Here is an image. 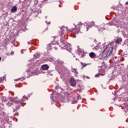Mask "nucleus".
<instances>
[{
	"label": "nucleus",
	"mask_w": 128,
	"mask_h": 128,
	"mask_svg": "<svg viewBox=\"0 0 128 128\" xmlns=\"http://www.w3.org/2000/svg\"><path fill=\"white\" fill-rule=\"evenodd\" d=\"M126 4V6H128V2H126V4Z\"/></svg>",
	"instance_id": "obj_22"
},
{
	"label": "nucleus",
	"mask_w": 128,
	"mask_h": 128,
	"mask_svg": "<svg viewBox=\"0 0 128 128\" xmlns=\"http://www.w3.org/2000/svg\"><path fill=\"white\" fill-rule=\"evenodd\" d=\"M16 10H18V8L16 6L12 7V8H11L12 12H16Z\"/></svg>",
	"instance_id": "obj_11"
},
{
	"label": "nucleus",
	"mask_w": 128,
	"mask_h": 128,
	"mask_svg": "<svg viewBox=\"0 0 128 128\" xmlns=\"http://www.w3.org/2000/svg\"><path fill=\"white\" fill-rule=\"evenodd\" d=\"M14 116H18V113H16V114H14Z\"/></svg>",
	"instance_id": "obj_20"
},
{
	"label": "nucleus",
	"mask_w": 128,
	"mask_h": 128,
	"mask_svg": "<svg viewBox=\"0 0 128 128\" xmlns=\"http://www.w3.org/2000/svg\"><path fill=\"white\" fill-rule=\"evenodd\" d=\"M113 50H114V48H111L109 49L107 51V52H109V54H108V56H112V55Z\"/></svg>",
	"instance_id": "obj_9"
},
{
	"label": "nucleus",
	"mask_w": 128,
	"mask_h": 128,
	"mask_svg": "<svg viewBox=\"0 0 128 128\" xmlns=\"http://www.w3.org/2000/svg\"><path fill=\"white\" fill-rule=\"evenodd\" d=\"M28 44H30V42H28Z\"/></svg>",
	"instance_id": "obj_23"
},
{
	"label": "nucleus",
	"mask_w": 128,
	"mask_h": 128,
	"mask_svg": "<svg viewBox=\"0 0 128 128\" xmlns=\"http://www.w3.org/2000/svg\"><path fill=\"white\" fill-rule=\"evenodd\" d=\"M81 64H82V68H86V66H90V64H84L82 62H81Z\"/></svg>",
	"instance_id": "obj_13"
},
{
	"label": "nucleus",
	"mask_w": 128,
	"mask_h": 128,
	"mask_svg": "<svg viewBox=\"0 0 128 128\" xmlns=\"http://www.w3.org/2000/svg\"><path fill=\"white\" fill-rule=\"evenodd\" d=\"M80 26L74 25V28L73 29H72V32H74V34H78L80 32Z\"/></svg>",
	"instance_id": "obj_4"
},
{
	"label": "nucleus",
	"mask_w": 128,
	"mask_h": 128,
	"mask_svg": "<svg viewBox=\"0 0 128 128\" xmlns=\"http://www.w3.org/2000/svg\"><path fill=\"white\" fill-rule=\"evenodd\" d=\"M100 49V47H98V46H96L94 48V50H98Z\"/></svg>",
	"instance_id": "obj_14"
},
{
	"label": "nucleus",
	"mask_w": 128,
	"mask_h": 128,
	"mask_svg": "<svg viewBox=\"0 0 128 128\" xmlns=\"http://www.w3.org/2000/svg\"><path fill=\"white\" fill-rule=\"evenodd\" d=\"M108 51H106V48H104L103 50L100 53V56L102 58H104V60H106L108 58Z\"/></svg>",
	"instance_id": "obj_2"
},
{
	"label": "nucleus",
	"mask_w": 128,
	"mask_h": 128,
	"mask_svg": "<svg viewBox=\"0 0 128 128\" xmlns=\"http://www.w3.org/2000/svg\"><path fill=\"white\" fill-rule=\"evenodd\" d=\"M70 84L72 86H76V80L74 78H70Z\"/></svg>",
	"instance_id": "obj_6"
},
{
	"label": "nucleus",
	"mask_w": 128,
	"mask_h": 128,
	"mask_svg": "<svg viewBox=\"0 0 128 128\" xmlns=\"http://www.w3.org/2000/svg\"><path fill=\"white\" fill-rule=\"evenodd\" d=\"M14 100H16V98H10L8 99V101H6V104H7L8 106H12Z\"/></svg>",
	"instance_id": "obj_3"
},
{
	"label": "nucleus",
	"mask_w": 128,
	"mask_h": 128,
	"mask_svg": "<svg viewBox=\"0 0 128 128\" xmlns=\"http://www.w3.org/2000/svg\"><path fill=\"white\" fill-rule=\"evenodd\" d=\"M86 28H87L86 32H88V30H90V27H86Z\"/></svg>",
	"instance_id": "obj_19"
},
{
	"label": "nucleus",
	"mask_w": 128,
	"mask_h": 128,
	"mask_svg": "<svg viewBox=\"0 0 128 128\" xmlns=\"http://www.w3.org/2000/svg\"><path fill=\"white\" fill-rule=\"evenodd\" d=\"M16 100H14V106L16 110H18L20 108V104H22V102H24V96L20 100H18V98H15Z\"/></svg>",
	"instance_id": "obj_1"
},
{
	"label": "nucleus",
	"mask_w": 128,
	"mask_h": 128,
	"mask_svg": "<svg viewBox=\"0 0 128 128\" xmlns=\"http://www.w3.org/2000/svg\"><path fill=\"white\" fill-rule=\"evenodd\" d=\"M20 80V79H15L14 80L17 81V80Z\"/></svg>",
	"instance_id": "obj_21"
},
{
	"label": "nucleus",
	"mask_w": 128,
	"mask_h": 128,
	"mask_svg": "<svg viewBox=\"0 0 128 128\" xmlns=\"http://www.w3.org/2000/svg\"><path fill=\"white\" fill-rule=\"evenodd\" d=\"M89 56L91 58H96V54L94 52H91L89 54Z\"/></svg>",
	"instance_id": "obj_7"
},
{
	"label": "nucleus",
	"mask_w": 128,
	"mask_h": 128,
	"mask_svg": "<svg viewBox=\"0 0 128 128\" xmlns=\"http://www.w3.org/2000/svg\"><path fill=\"white\" fill-rule=\"evenodd\" d=\"M48 46L50 50H52V48H54L56 50H58V48L54 46V42H52L51 44L48 45Z\"/></svg>",
	"instance_id": "obj_5"
},
{
	"label": "nucleus",
	"mask_w": 128,
	"mask_h": 128,
	"mask_svg": "<svg viewBox=\"0 0 128 128\" xmlns=\"http://www.w3.org/2000/svg\"><path fill=\"white\" fill-rule=\"evenodd\" d=\"M66 29V28L65 27H64V26L61 27V28H60V30H61L60 36H62V34H64V30Z\"/></svg>",
	"instance_id": "obj_10"
},
{
	"label": "nucleus",
	"mask_w": 128,
	"mask_h": 128,
	"mask_svg": "<svg viewBox=\"0 0 128 128\" xmlns=\"http://www.w3.org/2000/svg\"><path fill=\"white\" fill-rule=\"evenodd\" d=\"M100 74H98L95 75V78H98V76H100Z\"/></svg>",
	"instance_id": "obj_16"
},
{
	"label": "nucleus",
	"mask_w": 128,
	"mask_h": 128,
	"mask_svg": "<svg viewBox=\"0 0 128 128\" xmlns=\"http://www.w3.org/2000/svg\"><path fill=\"white\" fill-rule=\"evenodd\" d=\"M74 72L76 73V74H78V71H76V69H74Z\"/></svg>",
	"instance_id": "obj_18"
},
{
	"label": "nucleus",
	"mask_w": 128,
	"mask_h": 128,
	"mask_svg": "<svg viewBox=\"0 0 128 128\" xmlns=\"http://www.w3.org/2000/svg\"><path fill=\"white\" fill-rule=\"evenodd\" d=\"M14 112H16V110H14Z\"/></svg>",
	"instance_id": "obj_25"
},
{
	"label": "nucleus",
	"mask_w": 128,
	"mask_h": 128,
	"mask_svg": "<svg viewBox=\"0 0 128 128\" xmlns=\"http://www.w3.org/2000/svg\"><path fill=\"white\" fill-rule=\"evenodd\" d=\"M2 80H4V77H2L0 78V82H2Z\"/></svg>",
	"instance_id": "obj_15"
},
{
	"label": "nucleus",
	"mask_w": 128,
	"mask_h": 128,
	"mask_svg": "<svg viewBox=\"0 0 128 128\" xmlns=\"http://www.w3.org/2000/svg\"><path fill=\"white\" fill-rule=\"evenodd\" d=\"M122 42V40L121 38H118L116 39V44H120Z\"/></svg>",
	"instance_id": "obj_12"
},
{
	"label": "nucleus",
	"mask_w": 128,
	"mask_h": 128,
	"mask_svg": "<svg viewBox=\"0 0 128 128\" xmlns=\"http://www.w3.org/2000/svg\"><path fill=\"white\" fill-rule=\"evenodd\" d=\"M42 68L44 70H48L50 68V66L48 64H44L42 66Z\"/></svg>",
	"instance_id": "obj_8"
},
{
	"label": "nucleus",
	"mask_w": 128,
	"mask_h": 128,
	"mask_svg": "<svg viewBox=\"0 0 128 128\" xmlns=\"http://www.w3.org/2000/svg\"><path fill=\"white\" fill-rule=\"evenodd\" d=\"M82 22H80L78 24V26H79L80 28V26H82Z\"/></svg>",
	"instance_id": "obj_17"
},
{
	"label": "nucleus",
	"mask_w": 128,
	"mask_h": 128,
	"mask_svg": "<svg viewBox=\"0 0 128 128\" xmlns=\"http://www.w3.org/2000/svg\"><path fill=\"white\" fill-rule=\"evenodd\" d=\"M2 60V58L0 57V61Z\"/></svg>",
	"instance_id": "obj_24"
}]
</instances>
